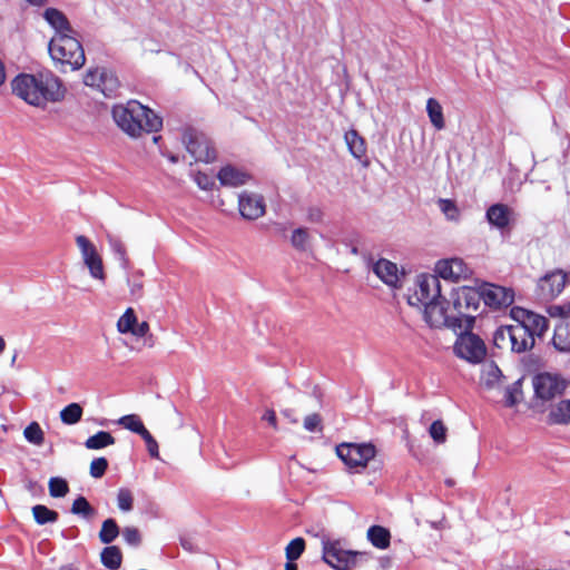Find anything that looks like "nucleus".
Here are the masks:
<instances>
[{"instance_id":"1","label":"nucleus","mask_w":570,"mask_h":570,"mask_svg":"<svg viewBox=\"0 0 570 570\" xmlns=\"http://www.w3.org/2000/svg\"><path fill=\"white\" fill-rule=\"evenodd\" d=\"M12 92L32 106L59 101L65 97L60 79L52 72L20 73L11 81Z\"/></svg>"},{"instance_id":"2","label":"nucleus","mask_w":570,"mask_h":570,"mask_svg":"<svg viewBox=\"0 0 570 570\" xmlns=\"http://www.w3.org/2000/svg\"><path fill=\"white\" fill-rule=\"evenodd\" d=\"M111 114L117 126L134 138L144 134L157 132L163 127L161 117L138 100L115 105Z\"/></svg>"},{"instance_id":"3","label":"nucleus","mask_w":570,"mask_h":570,"mask_svg":"<svg viewBox=\"0 0 570 570\" xmlns=\"http://www.w3.org/2000/svg\"><path fill=\"white\" fill-rule=\"evenodd\" d=\"M480 302L479 291L472 287H462L453 294L450 307V314L454 317L455 325L453 332L473 328Z\"/></svg>"},{"instance_id":"4","label":"nucleus","mask_w":570,"mask_h":570,"mask_svg":"<svg viewBox=\"0 0 570 570\" xmlns=\"http://www.w3.org/2000/svg\"><path fill=\"white\" fill-rule=\"evenodd\" d=\"M48 49L52 60L61 66L62 71L66 67L78 70L86 62L82 45L75 33L56 35L50 40Z\"/></svg>"},{"instance_id":"5","label":"nucleus","mask_w":570,"mask_h":570,"mask_svg":"<svg viewBox=\"0 0 570 570\" xmlns=\"http://www.w3.org/2000/svg\"><path fill=\"white\" fill-rule=\"evenodd\" d=\"M336 454L348 469L358 471L375 458L376 448L372 443H341L336 446Z\"/></svg>"},{"instance_id":"6","label":"nucleus","mask_w":570,"mask_h":570,"mask_svg":"<svg viewBox=\"0 0 570 570\" xmlns=\"http://www.w3.org/2000/svg\"><path fill=\"white\" fill-rule=\"evenodd\" d=\"M366 557L365 552L345 550L338 540L323 541L322 558L335 570H350L357 563L358 558Z\"/></svg>"},{"instance_id":"7","label":"nucleus","mask_w":570,"mask_h":570,"mask_svg":"<svg viewBox=\"0 0 570 570\" xmlns=\"http://www.w3.org/2000/svg\"><path fill=\"white\" fill-rule=\"evenodd\" d=\"M472 330L458 331V338L454 344L455 354L470 363H480L487 355V346L483 340Z\"/></svg>"},{"instance_id":"8","label":"nucleus","mask_w":570,"mask_h":570,"mask_svg":"<svg viewBox=\"0 0 570 570\" xmlns=\"http://www.w3.org/2000/svg\"><path fill=\"white\" fill-rule=\"evenodd\" d=\"M183 142L195 161L212 163L216 159L213 142L204 132L186 129L183 134Z\"/></svg>"},{"instance_id":"9","label":"nucleus","mask_w":570,"mask_h":570,"mask_svg":"<svg viewBox=\"0 0 570 570\" xmlns=\"http://www.w3.org/2000/svg\"><path fill=\"white\" fill-rule=\"evenodd\" d=\"M568 384V381L562 376L548 372L539 373L532 380L534 396L543 402L561 396L566 392Z\"/></svg>"},{"instance_id":"10","label":"nucleus","mask_w":570,"mask_h":570,"mask_svg":"<svg viewBox=\"0 0 570 570\" xmlns=\"http://www.w3.org/2000/svg\"><path fill=\"white\" fill-rule=\"evenodd\" d=\"M442 298L441 282L436 274H420L415 281L413 294L409 295L411 305L420 306Z\"/></svg>"},{"instance_id":"11","label":"nucleus","mask_w":570,"mask_h":570,"mask_svg":"<svg viewBox=\"0 0 570 570\" xmlns=\"http://www.w3.org/2000/svg\"><path fill=\"white\" fill-rule=\"evenodd\" d=\"M568 282V274L562 269L547 273L539 278L535 287V297L539 301L548 302L562 293Z\"/></svg>"},{"instance_id":"12","label":"nucleus","mask_w":570,"mask_h":570,"mask_svg":"<svg viewBox=\"0 0 570 570\" xmlns=\"http://www.w3.org/2000/svg\"><path fill=\"white\" fill-rule=\"evenodd\" d=\"M446 299L442 298L424 304L423 318L430 327L442 328L446 327L453 331L455 325L454 317L450 314V306H445Z\"/></svg>"},{"instance_id":"13","label":"nucleus","mask_w":570,"mask_h":570,"mask_svg":"<svg viewBox=\"0 0 570 570\" xmlns=\"http://www.w3.org/2000/svg\"><path fill=\"white\" fill-rule=\"evenodd\" d=\"M510 315L513 322L519 323L524 330H528L529 334H531L534 340L535 336H543L549 328V322L544 316L525 308L514 306L511 308Z\"/></svg>"},{"instance_id":"14","label":"nucleus","mask_w":570,"mask_h":570,"mask_svg":"<svg viewBox=\"0 0 570 570\" xmlns=\"http://www.w3.org/2000/svg\"><path fill=\"white\" fill-rule=\"evenodd\" d=\"M83 81L86 86L96 87L107 98L115 96L120 86L114 72L99 68L88 70Z\"/></svg>"},{"instance_id":"15","label":"nucleus","mask_w":570,"mask_h":570,"mask_svg":"<svg viewBox=\"0 0 570 570\" xmlns=\"http://www.w3.org/2000/svg\"><path fill=\"white\" fill-rule=\"evenodd\" d=\"M479 293L484 304L494 309L509 307L514 302V292L509 287L485 284Z\"/></svg>"},{"instance_id":"16","label":"nucleus","mask_w":570,"mask_h":570,"mask_svg":"<svg viewBox=\"0 0 570 570\" xmlns=\"http://www.w3.org/2000/svg\"><path fill=\"white\" fill-rule=\"evenodd\" d=\"M435 274L443 279L459 282L468 279L472 271L462 258L441 259L435 264Z\"/></svg>"},{"instance_id":"17","label":"nucleus","mask_w":570,"mask_h":570,"mask_svg":"<svg viewBox=\"0 0 570 570\" xmlns=\"http://www.w3.org/2000/svg\"><path fill=\"white\" fill-rule=\"evenodd\" d=\"M238 209L245 219L255 220L265 214V202L259 195L244 191L238 197Z\"/></svg>"},{"instance_id":"18","label":"nucleus","mask_w":570,"mask_h":570,"mask_svg":"<svg viewBox=\"0 0 570 570\" xmlns=\"http://www.w3.org/2000/svg\"><path fill=\"white\" fill-rule=\"evenodd\" d=\"M252 176L232 165H226L217 173V179L225 187H240L250 180Z\"/></svg>"},{"instance_id":"19","label":"nucleus","mask_w":570,"mask_h":570,"mask_svg":"<svg viewBox=\"0 0 570 570\" xmlns=\"http://www.w3.org/2000/svg\"><path fill=\"white\" fill-rule=\"evenodd\" d=\"M547 423L549 425L570 424V399H561L549 405Z\"/></svg>"},{"instance_id":"20","label":"nucleus","mask_w":570,"mask_h":570,"mask_svg":"<svg viewBox=\"0 0 570 570\" xmlns=\"http://www.w3.org/2000/svg\"><path fill=\"white\" fill-rule=\"evenodd\" d=\"M512 352L522 353L534 346V338L529 334L528 330H524L519 323L509 325Z\"/></svg>"},{"instance_id":"21","label":"nucleus","mask_w":570,"mask_h":570,"mask_svg":"<svg viewBox=\"0 0 570 570\" xmlns=\"http://www.w3.org/2000/svg\"><path fill=\"white\" fill-rule=\"evenodd\" d=\"M43 18L56 30V35L76 33L66 14L56 8L46 9Z\"/></svg>"},{"instance_id":"22","label":"nucleus","mask_w":570,"mask_h":570,"mask_svg":"<svg viewBox=\"0 0 570 570\" xmlns=\"http://www.w3.org/2000/svg\"><path fill=\"white\" fill-rule=\"evenodd\" d=\"M553 346L560 352H570V318L558 321L552 336Z\"/></svg>"},{"instance_id":"23","label":"nucleus","mask_w":570,"mask_h":570,"mask_svg":"<svg viewBox=\"0 0 570 570\" xmlns=\"http://www.w3.org/2000/svg\"><path fill=\"white\" fill-rule=\"evenodd\" d=\"M373 271L385 284L396 286L399 282V269L396 264L381 258L375 263Z\"/></svg>"},{"instance_id":"24","label":"nucleus","mask_w":570,"mask_h":570,"mask_svg":"<svg viewBox=\"0 0 570 570\" xmlns=\"http://www.w3.org/2000/svg\"><path fill=\"white\" fill-rule=\"evenodd\" d=\"M511 209L504 204L491 205L487 210V218L493 226L504 229L510 224Z\"/></svg>"},{"instance_id":"25","label":"nucleus","mask_w":570,"mask_h":570,"mask_svg":"<svg viewBox=\"0 0 570 570\" xmlns=\"http://www.w3.org/2000/svg\"><path fill=\"white\" fill-rule=\"evenodd\" d=\"M347 148L353 157L361 160L366 157V142L365 139L355 129H350L344 135Z\"/></svg>"},{"instance_id":"26","label":"nucleus","mask_w":570,"mask_h":570,"mask_svg":"<svg viewBox=\"0 0 570 570\" xmlns=\"http://www.w3.org/2000/svg\"><path fill=\"white\" fill-rule=\"evenodd\" d=\"M368 541L377 549H387L391 544V533L382 525H372L367 530Z\"/></svg>"},{"instance_id":"27","label":"nucleus","mask_w":570,"mask_h":570,"mask_svg":"<svg viewBox=\"0 0 570 570\" xmlns=\"http://www.w3.org/2000/svg\"><path fill=\"white\" fill-rule=\"evenodd\" d=\"M101 563L110 570L119 569L122 562V553L119 547L108 546L100 552Z\"/></svg>"},{"instance_id":"28","label":"nucleus","mask_w":570,"mask_h":570,"mask_svg":"<svg viewBox=\"0 0 570 570\" xmlns=\"http://www.w3.org/2000/svg\"><path fill=\"white\" fill-rule=\"evenodd\" d=\"M426 111L431 124L436 130L445 128V120L443 116V109L440 102L435 98H429L426 101Z\"/></svg>"},{"instance_id":"29","label":"nucleus","mask_w":570,"mask_h":570,"mask_svg":"<svg viewBox=\"0 0 570 570\" xmlns=\"http://www.w3.org/2000/svg\"><path fill=\"white\" fill-rule=\"evenodd\" d=\"M70 511L72 514L80 515L87 520L94 519L97 514L96 509L82 495H79L73 500Z\"/></svg>"},{"instance_id":"30","label":"nucleus","mask_w":570,"mask_h":570,"mask_svg":"<svg viewBox=\"0 0 570 570\" xmlns=\"http://www.w3.org/2000/svg\"><path fill=\"white\" fill-rule=\"evenodd\" d=\"M115 442V438L109 432L99 431L86 440L85 446L90 450H99L112 445Z\"/></svg>"},{"instance_id":"31","label":"nucleus","mask_w":570,"mask_h":570,"mask_svg":"<svg viewBox=\"0 0 570 570\" xmlns=\"http://www.w3.org/2000/svg\"><path fill=\"white\" fill-rule=\"evenodd\" d=\"M32 515L35 521L40 525H43L46 523H53L59 518L57 511L51 510L43 504H37L32 507Z\"/></svg>"},{"instance_id":"32","label":"nucleus","mask_w":570,"mask_h":570,"mask_svg":"<svg viewBox=\"0 0 570 570\" xmlns=\"http://www.w3.org/2000/svg\"><path fill=\"white\" fill-rule=\"evenodd\" d=\"M119 535V527L114 519H107L102 522L99 531V539L102 543L109 544Z\"/></svg>"},{"instance_id":"33","label":"nucleus","mask_w":570,"mask_h":570,"mask_svg":"<svg viewBox=\"0 0 570 570\" xmlns=\"http://www.w3.org/2000/svg\"><path fill=\"white\" fill-rule=\"evenodd\" d=\"M82 416V407L78 403H70L60 412V419L65 424L72 425L78 423Z\"/></svg>"},{"instance_id":"34","label":"nucleus","mask_w":570,"mask_h":570,"mask_svg":"<svg viewBox=\"0 0 570 570\" xmlns=\"http://www.w3.org/2000/svg\"><path fill=\"white\" fill-rule=\"evenodd\" d=\"M83 263L88 267L89 273L94 278L105 281L106 274L104 271V264L98 252L85 259Z\"/></svg>"},{"instance_id":"35","label":"nucleus","mask_w":570,"mask_h":570,"mask_svg":"<svg viewBox=\"0 0 570 570\" xmlns=\"http://www.w3.org/2000/svg\"><path fill=\"white\" fill-rule=\"evenodd\" d=\"M118 424L139 435H141L147 430L137 414H128L121 416L118 420Z\"/></svg>"},{"instance_id":"36","label":"nucleus","mask_w":570,"mask_h":570,"mask_svg":"<svg viewBox=\"0 0 570 570\" xmlns=\"http://www.w3.org/2000/svg\"><path fill=\"white\" fill-rule=\"evenodd\" d=\"M137 324V316L135 314L134 308L128 307L125 313L120 316L117 322V328L120 333H131L134 332V327Z\"/></svg>"},{"instance_id":"37","label":"nucleus","mask_w":570,"mask_h":570,"mask_svg":"<svg viewBox=\"0 0 570 570\" xmlns=\"http://www.w3.org/2000/svg\"><path fill=\"white\" fill-rule=\"evenodd\" d=\"M493 344L500 350L512 351V341L509 325L499 327L493 334Z\"/></svg>"},{"instance_id":"38","label":"nucleus","mask_w":570,"mask_h":570,"mask_svg":"<svg viewBox=\"0 0 570 570\" xmlns=\"http://www.w3.org/2000/svg\"><path fill=\"white\" fill-rule=\"evenodd\" d=\"M49 488V494L52 498H63L69 492V484L68 482L59 476H52L50 478L48 482Z\"/></svg>"},{"instance_id":"39","label":"nucleus","mask_w":570,"mask_h":570,"mask_svg":"<svg viewBox=\"0 0 570 570\" xmlns=\"http://www.w3.org/2000/svg\"><path fill=\"white\" fill-rule=\"evenodd\" d=\"M24 438L35 445H41L45 442V434L39 423L31 422L23 431Z\"/></svg>"},{"instance_id":"40","label":"nucleus","mask_w":570,"mask_h":570,"mask_svg":"<svg viewBox=\"0 0 570 570\" xmlns=\"http://www.w3.org/2000/svg\"><path fill=\"white\" fill-rule=\"evenodd\" d=\"M521 395H522L521 382L517 381L505 389L504 396H503L504 405L507 407H512V406L517 405L520 401Z\"/></svg>"},{"instance_id":"41","label":"nucleus","mask_w":570,"mask_h":570,"mask_svg":"<svg viewBox=\"0 0 570 570\" xmlns=\"http://www.w3.org/2000/svg\"><path fill=\"white\" fill-rule=\"evenodd\" d=\"M305 550V540L303 538L293 539L285 549L286 559L289 561L297 560Z\"/></svg>"},{"instance_id":"42","label":"nucleus","mask_w":570,"mask_h":570,"mask_svg":"<svg viewBox=\"0 0 570 570\" xmlns=\"http://www.w3.org/2000/svg\"><path fill=\"white\" fill-rule=\"evenodd\" d=\"M309 235L306 228H296L291 236V244L297 250L304 252L307 247Z\"/></svg>"},{"instance_id":"43","label":"nucleus","mask_w":570,"mask_h":570,"mask_svg":"<svg viewBox=\"0 0 570 570\" xmlns=\"http://www.w3.org/2000/svg\"><path fill=\"white\" fill-rule=\"evenodd\" d=\"M438 205L440 210L445 215V217L450 220H458L460 216V210L452 199L440 198L438 200Z\"/></svg>"},{"instance_id":"44","label":"nucleus","mask_w":570,"mask_h":570,"mask_svg":"<svg viewBox=\"0 0 570 570\" xmlns=\"http://www.w3.org/2000/svg\"><path fill=\"white\" fill-rule=\"evenodd\" d=\"M117 504L121 511L128 512L132 509L134 497L129 489L121 488L117 493Z\"/></svg>"},{"instance_id":"45","label":"nucleus","mask_w":570,"mask_h":570,"mask_svg":"<svg viewBox=\"0 0 570 570\" xmlns=\"http://www.w3.org/2000/svg\"><path fill=\"white\" fill-rule=\"evenodd\" d=\"M482 377L488 386H492L500 381L501 371L494 363H490L483 367Z\"/></svg>"},{"instance_id":"46","label":"nucleus","mask_w":570,"mask_h":570,"mask_svg":"<svg viewBox=\"0 0 570 570\" xmlns=\"http://www.w3.org/2000/svg\"><path fill=\"white\" fill-rule=\"evenodd\" d=\"M76 244L81 253L82 259H87L89 256L95 255L97 252L96 246L90 242V239L83 235H78L76 237Z\"/></svg>"},{"instance_id":"47","label":"nucleus","mask_w":570,"mask_h":570,"mask_svg":"<svg viewBox=\"0 0 570 570\" xmlns=\"http://www.w3.org/2000/svg\"><path fill=\"white\" fill-rule=\"evenodd\" d=\"M446 431H448L446 426L444 425V423L441 420H436V421L432 422V424L430 425V429H429L431 438L436 443L445 442Z\"/></svg>"},{"instance_id":"48","label":"nucleus","mask_w":570,"mask_h":570,"mask_svg":"<svg viewBox=\"0 0 570 570\" xmlns=\"http://www.w3.org/2000/svg\"><path fill=\"white\" fill-rule=\"evenodd\" d=\"M108 469V461L106 458L94 459L90 463V475L95 479L102 478Z\"/></svg>"},{"instance_id":"49","label":"nucleus","mask_w":570,"mask_h":570,"mask_svg":"<svg viewBox=\"0 0 570 570\" xmlns=\"http://www.w3.org/2000/svg\"><path fill=\"white\" fill-rule=\"evenodd\" d=\"M304 429L308 432H322V417L318 413H312L304 419Z\"/></svg>"},{"instance_id":"50","label":"nucleus","mask_w":570,"mask_h":570,"mask_svg":"<svg viewBox=\"0 0 570 570\" xmlns=\"http://www.w3.org/2000/svg\"><path fill=\"white\" fill-rule=\"evenodd\" d=\"M124 540L134 547H138L141 542V535L137 528L135 527H126L122 529Z\"/></svg>"},{"instance_id":"51","label":"nucleus","mask_w":570,"mask_h":570,"mask_svg":"<svg viewBox=\"0 0 570 570\" xmlns=\"http://www.w3.org/2000/svg\"><path fill=\"white\" fill-rule=\"evenodd\" d=\"M548 313L551 317H558V321H562L566 317L570 318V303L551 305L548 307Z\"/></svg>"},{"instance_id":"52","label":"nucleus","mask_w":570,"mask_h":570,"mask_svg":"<svg viewBox=\"0 0 570 570\" xmlns=\"http://www.w3.org/2000/svg\"><path fill=\"white\" fill-rule=\"evenodd\" d=\"M197 186L203 190H212L215 187V179L210 175L198 171L194 178Z\"/></svg>"},{"instance_id":"53","label":"nucleus","mask_w":570,"mask_h":570,"mask_svg":"<svg viewBox=\"0 0 570 570\" xmlns=\"http://www.w3.org/2000/svg\"><path fill=\"white\" fill-rule=\"evenodd\" d=\"M140 436L146 443L149 455L151 458L159 459V446L150 432L146 430V432H144Z\"/></svg>"},{"instance_id":"54","label":"nucleus","mask_w":570,"mask_h":570,"mask_svg":"<svg viewBox=\"0 0 570 570\" xmlns=\"http://www.w3.org/2000/svg\"><path fill=\"white\" fill-rule=\"evenodd\" d=\"M130 295L135 299H140L144 296V283L140 278H132L128 282Z\"/></svg>"},{"instance_id":"55","label":"nucleus","mask_w":570,"mask_h":570,"mask_svg":"<svg viewBox=\"0 0 570 570\" xmlns=\"http://www.w3.org/2000/svg\"><path fill=\"white\" fill-rule=\"evenodd\" d=\"M149 332V324L147 322H141L140 324H136L134 327V332L130 334L137 337H144Z\"/></svg>"},{"instance_id":"56","label":"nucleus","mask_w":570,"mask_h":570,"mask_svg":"<svg viewBox=\"0 0 570 570\" xmlns=\"http://www.w3.org/2000/svg\"><path fill=\"white\" fill-rule=\"evenodd\" d=\"M307 218L309 222L320 223L323 218V213L320 208H311Z\"/></svg>"},{"instance_id":"57","label":"nucleus","mask_w":570,"mask_h":570,"mask_svg":"<svg viewBox=\"0 0 570 570\" xmlns=\"http://www.w3.org/2000/svg\"><path fill=\"white\" fill-rule=\"evenodd\" d=\"M263 420L267 421L274 429H277V417L274 410L266 411Z\"/></svg>"},{"instance_id":"58","label":"nucleus","mask_w":570,"mask_h":570,"mask_svg":"<svg viewBox=\"0 0 570 570\" xmlns=\"http://www.w3.org/2000/svg\"><path fill=\"white\" fill-rule=\"evenodd\" d=\"M4 80H6L4 66H3V63L0 61V86L4 82Z\"/></svg>"},{"instance_id":"59","label":"nucleus","mask_w":570,"mask_h":570,"mask_svg":"<svg viewBox=\"0 0 570 570\" xmlns=\"http://www.w3.org/2000/svg\"><path fill=\"white\" fill-rule=\"evenodd\" d=\"M285 570H297V564L294 561L287 560L285 563Z\"/></svg>"},{"instance_id":"60","label":"nucleus","mask_w":570,"mask_h":570,"mask_svg":"<svg viewBox=\"0 0 570 570\" xmlns=\"http://www.w3.org/2000/svg\"><path fill=\"white\" fill-rule=\"evenodd\" d=\"M181 546L185 550H188V551L193 550L191 542L189 540H181Z\"/></svg>"},{"instance_id":"61","label":"nucleus","mask_w":570,"mask_h":570,"mask_svg":"<svg viewBox=\"0 0 570 570\" xmlns=\"http://www.w3.org/2000/svg\"><path fill=\"white\" fill-rule=\"evenodd\" d=\"M167 157H168V159H169L171 163H174V164L178 163V160H179V158H178V156H177V155H171V154H170V155H168Z\"/></svg>"},{"instance_id":"62","label":"nucleus","mask_w":570,"mask_h":570,"mask_svg":"<svg viewBox=\"0 0 570 570\" xmlns=\"http://www.w3.org/2000/svg\"><path fill=\"white\" fill-rule=\"evenodd\" d=\"M60 570H78L76 567H73L72 564H67V566H62L60 568Z\"/></svg>"},{"instance_id":"63","label":"nucleus","mask_w":570,"mask_h":570,"mask_svg":"<svg viewBox=\"0 0 570 570\" xmlns=\"http://www.w3.org/2000/svg\"><path fill=\"white\" fill-rule=\"evenodd\" d=\"M32 4L41 6L46 2V0H28Z\"/></svg>"},{"instance_id":"64","label":"nucleus","mask_w":570,"mask_h":570,"mask_svg":"<svg viewBox=\"0 0 570 570\" xmlns=\"http://www.w3.org/2000/svg\"><path fill=\"white\" fill-rule=\"evenodd\" d=\"M6 347V342L2 336H0V354L3 352Z\"/></svg>"}]
</instances>
